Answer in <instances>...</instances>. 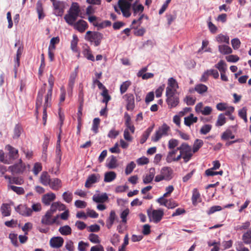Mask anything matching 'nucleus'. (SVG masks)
<instances>
[{
  "mask_svg": "<svg viewBox=\"0 0 251 251\" xmlns=\"http://www.w3.org/2000/svg\"><path fill=\"white\" fill-rule=\"evenodd\" d=\"M126 102V109L128 111H133L135 108L134 97L132 94L127 93L123 96Z\"/></svg>",
  "mask_w": 251,
  "mask_h": 251,
  "instance_id": "7",
  "label": "nucleus"
},
{
  "mask_svg": "<svg viewBox=\"0 0 251 251\" xmlns=\"http://www.w3.org/2000/svg\"><path fill=\"white\" fill-rule=\"evenodd\" d=\"M177 151H179L180 153L183 155V159L184 161L186 163L188 162L192 158L193 152L192 148L187 143H183L179 147L177 148Z\"/></svg>",
  "mask_w": 251,
  "mask_h": 251,
  "instance_id": "3",
  "label": "nucleus"
},
{
  "mask_svg": "<svg viewBox=\"0 0 251 251\" xmlns=\"http://www.w3.org/2000/svg\"><path fill=\"white\" fill-rule=\"evenodd\" d=\"M108 197L106 193L101 195H94L93 196V200L97 203H103L106 201Z\"/></svg>",
  "mask_w": 251,
  "mask_h": 251,
  "instance_id": "24",
  "label": "nucleus"
},
{
  "mask_svg": "<svg viewBox=\"0 0 251 251\" xmlns=\"http://www.w3.org/2000/svg\"><path fill=\"white\" fill-rule=\"evenodd\" d=\"M196 98L190 96H188L184 99V101L186 103L187 105H193L196 102Z\"/></svg>",
  "mask_w": 251,
  "mask_h": 251,
  "instance_id": "62",
  "label": "nucleus"
},
{
  "mask_svg": "<svg viewBox=\"0 0 251 251\" xmlns=\"http://www.w3.org/2000/svg\"><path fill=\"white\" fill-rule=\"evenodd\" d=\"M207 90L208 87L207 86L201 83L196 85L194 88V90L200 94H202L206 92Z\"/></svg>",
  "mask_w": 251,
  "mask_h": 251,
  "instance_id": "37",
  "label": "nucleus"
},
{
  "mask_svg": "<svg viewBox=\"0 0 251 251\" xmlns=\"http://www.w3.org/2000/svg\"><path fill=\"white\" fill-rule=\"evenodd\" d=\"M55 78L51 73H50L48 78V83L50 88L48 90L47 94L45 95V98L48 99H52V90L54 86Z\"/></svg>",
  "mask_w": 251,
  "mask_h": 251,
  "instance_id": "11",
  "label": "nucleus"
},
{
  "mask_svg": "<svg viewBox=\"0 0 251 251\" xmlns=\"http://www.w3.org/2000/svg\"><path fill=\"white\" fill-rule=\"evenodd\" d=\"M247 108L246 107H243L242 109H241L238 112L239 116L243 119L245 122L247 123L248 121L247 117Z\"/></svg>",
  "mask_w": 251,
  "mask_h": 251,
  "instance_id": "50",
  "label": "nucleus"
},
{
  "mask_svg": "<svg viewBox=\"0 0 251 251\" xmlns=\"http://www.w3.org/2000/svg\"><path fill=\"white\" fill-rule=\"evenodd\" d=\"M131 85V82L129 80H127L123 82L120 88V93L121 94H124Z\"/></svg>",
  "mask_w": 251,
  "mask_h": 251,
  "instance_id": "42",
  "label": "nucleus"
},
{
  "mask_svg": "<svg viewBox=\"0 0 251 251\" xmlns=\"http://www.w3.org/2000/svg\"><path fill=\"white\" fill-rule=\"evenodd\" d=\"M0 211L3 216H9L11 215L10 205L8 203H2L0 206Z\"/></svg>",
  "mask_w": 251,
  "mask_h": 251,
  "instance_id": "25",
  "label": "nucleus"
},
{
  "mask_svg": "<svg viewBox=\"0 0 251 251\" xmlns=\"http://www.w3.org/2000/svg\"><path fill=\"white\" fill-rule=\"evenodd\" d=\"M226 121L225 115L223 114H220L218 116L216 126H222L226 123Z\"/></svg>",
  "mask_w": 251,
  "mask_h": 251,
  "instance_id": "56",
  "label": "nucleus"
},
{
  "mask_svg": "<svg viewBox=\"0 0 251 251\" xmlns=\"http://www.w3.org/2000/svg\"><path fill=\"white\" fill-rule=\"evenodd\" d=\"M100 124V119L99 118H95L93 121L92 130L95 133L99 132V127Z\"/></svg>",
  "mask_w": 251,
  "mask_h": 251,
  "instance_id": "45",
  "label": "nucleus"
},
{
  "mask_svg": "<svg viewBox=\"0 0 251 251\" xmlns=\"http://www.w3.org/2000/svg\"><path fill=\"white\" fill-rule=\"evenodd\" d=\"M40 180L41 183L43 185H44L45 186H47L49 184L51 179H50V176L49 175V174L48 173V172H42V173L40 176Z\"/></svg>",
  "mask_w": 251,
  "mask_h": 251,
  "instance_id": "26",
  "label": "nucleus"
},
{
  "mask_svg": "<svg viewBox=\"0 0 251 251\" xmlns=\"http://www.w3.org/2000/svg\"><path fill=\"white\" fill-rule=\"evenodd\" d=\"M36 11L39 19H43L45 17V15L43 11V4L40 0H38L36 3Z\"/></svg>",
  "mask_w": 251,
  "mask_h": 251,
  "instance_id": "32",
  "label": "nucleus"
},
{
  "mask_svg": "<svg viewBox=\"0 0 251 251\" xmlns=\"http://www.w3.org/2000/svg\"><path fill=\"white\" fill-rule=\"evenodd\" d=\"M177 151V149L172 150L168 152L166 158V161L167 163H170L172 162H175V155Z\"/></svg>",
  "mask_w": 251,
  "mask_h": 251,
  "instance_id": "33",
  "label": "nucleus"
},
{
  "mask_svg": "<svg viewBox=\"0 0 251 251\" xmlns=\"http://www.w3.org/2000/svg\"><path fill=\"white\" fill-rule=\"evenodd\" d=\"M78 38L77 35L75 34L73 35V39L71 42V49L75 52H78Z\"/></svg>",
  "mask_w": 251,
  "mask_h": 251,
  "instance_id": "31",
  "label": "nucleus"
},
{
  "mask_svg": "<svg viewBox=\"0 0 251 251\" xmlns=\"http://www.w3.org/2000/svg\"><path fill=\"white\" fill-rule=\"evenodd\" d=\"M212 126L210 125H204L200 130V133L201 134L205 135L208 133L211 129Z\"/></svg>",
  "mask_w": 251,
  "mask_h": 251,
  "instance_id": "61",
  "label": "nucleus"
},
{
  "mask_svg": "<svg viewBox=\"0 0 251 251\" xmlns=\"http://www.w3.org/2000/svg\"><path fill=\"white\" fill-rule=\"evenodd\" d=\"M136 164L133 161H131L128 164L125 170V173L126 175H129L132 173L133 169L135 168Z\"/></svg>",
  "mask_w": 251,
  "mask_h": 251,
  "instance_id": "55",
  "label": "nucleus"
},
{
  "mask_svg": "<svg viewBox=\"0 0 251 251\" xmlns=\"http://www.w3.org/2000/svg\"><path fill=\"white\" fill-rule=\"evenodd\" d=\"M8 188H10L12 190H13L18 195H23L24 194L25 192L24 189L21 187H17L14 185H9L8 186Z\"/></svg>",
  "mask_w": 251,
  "mask_h": 251,
  "instance_id": "48",
  "label": "nucleus"
},
{
  "mask_svg": "<svg viewBox=\"0 0 251 251\" xmlns=\"http://www.w3.org/2000/svg\"><path fill=\"white\" fill-rule=\"evenodd\" d=\"M55 10V14L57 16H62L64 12V2L62 1H55L52 2Z\"/></svg>",
  "mask_w": 251,
  "mask_h": 251,
  "instance_id": "9",
  "label": "nucleus"
},
{
  "mask_svg": "<svg viewBox=\"0 0 251 251\" xmlns=\"http://www.w3.org/2000/svg\"><path fill=\"white\" fill-rule=\"evenodd\" d=\"M58 231L62 235H69L72 233V229L68 225L60 227Z\"/></svg>",
  "mask_w": 251,
  "mask_h": 251,
  "instance_id": "38",
  "label": "nucleus"
},
{
  "mask_svg": "<svg viewBox=\"0 0 251 251\" xmlns=\"http://www.w3.org/2000/svg\"><path fill=\"white\" fill-rule=\"evenodd\" d=\"M201 196L197 188L193 190V194L192 196V201L193 205H196L198 202L200 201Z\"/></svg>",
  "mask_w": 251,
  "mask_h": 251,
  "instance_id": "30",
  "label": "nucleus"
},
{
  "mask_svg": "<svg viewBox=\"0 0 251 251\" xmlns=\"http://www.w3.org/2000/svg\"><path fill=\"white\" fill-rule=\"evenodd\" d=\"M100 176L99 174H92L90 175L85 183L86 188H90L91 184L95 183L99 181Z\"/></svg>",
  "mask_w": 251,
  "mask_h": 251,
  "instance_id": "16",
  "label": "nucleus"
},
{
  "mask_svg": "<svg viewBox=\"0 0 251 251\" xmlns=\"http://www.w3.org/2000/svg\"><path fill=\"white\" fill-rule=\"evenodd\" d=\"M203 142L201 139H196L193 144V149H192L193 152H197L199 149L203 146Z\"/></svg>",
  "mask_w": 251,
  "mask_h": 251,
  "instance_id": "39",
  "label": "nucleus"
},
{
  "mask_svg": "<svg viewBox=\"0 0 251 251\" xmlns=\"http://www.w3.org/2000/svg\"><path fill=\"white\" fill-rule=\"evenodd\" d=\"M155 174V169L154 168H151L150 169L149 173L143 177V181L144 183L146 184L151 183L152 181Z\"/></svg>",
  "mask_w": 251,
  "mask_h": 251,
  "instance_id": "19",
  "label": "nucleus"
},
{
  "mask_svg": "<svg viewBox=\"0 0 251 251\" xmlns=\"http://www.w3.org/2000/svg\"><path fill=\"white\" fill-rule=\"evenodd\" d=\"M219 51L223 54H228L232 52L231 48L227 45H222L218 47Z\"/></svg>",
  "mask_w": 251,
  "mask_h": 251,
  "instance_id": "36",
  "label": "nucleus"
},
{
  "mask_svg": "<svg viewBox=\"0 0 251 251\" xmlns=\"http://www.w3.org/2000/svg\"><path fill=\"white\" fill-rule=\"evenodd\" d=\"M166 102L168 105L169 108H172L176 107L179 102V98L177 96H174L172 97H169L166 99Z\"/></svg>",
  "mask_w": 251,
  "mask_h": 251,
  "instance_id": "18",
  "label": "nucleus"
},
{
  "mask_svg": "<svg viewBox=\"0 0 251 251\" xmlns=\"http://www.w3.org/2000/svg\"><path fill=\"white\" fill-rule=\"evenodd\" d=\"M64 243V239L61 237H54L50 239V244L51 247L59 248L61 247Z\"/></svg>",
  "mask_w": 251,
  "mask_h": 251,
  "instance_id": "15",
  "label": "nucleus"
},
{
  "mask_svg": "<svg viewBox=\"0 0 251 251\" xmlns=\"http://www.w3.org/2000/svg\"><path fill=\"white\" fill-rule=\"evenodd\" d=\"M88 239L90 242L95 244H99L100 242L99 236L94 233L89 234Z\"/></svg>",
  "mask_w": 251,
  "mask_h": 251,
  "instance_id": "57",
  "label": "nucleus"
},
{
  "mask_svg": "<svg viewBox=\"0 0 251 251\" xmlns=\"http://www.w3.org/2000/svg\"><path fill=\"white\" fill-rule=\"evenodd\" d=\"M16 211L24 216H30L32 215V210L25 204H20L16 208Z\"/></svg>",
  "mask_w": 251,
  "mask_h": 251,
  "instance_id": "10",
  "label": "nucleus"
},
{
  "mask_svg": "<svg viewBox=\"0 0 251 251\" xmlns=\"http://www.w3.org/2000/svg\"><path fill=\"white\" fill-rule=\"evenodd\" d=\"M42 169V166L41 163L37 162L34 165L33 172L35 176H37Z\"/></svg>",
  "mask_w": 251,
  "mask_h": 251,
  "instance_id": "63",
  "label": "nucleus"
},
{
  "mask_svg": "<svg viewBox=\"0 0 251 251\" xmlns=\"http://www.w3.org/2000/svg\"><path fill=\"white\" fill-rule=\"evenodd\" d=\"M46 83H44L42 87L39 90L36 100V106H35V114L38 115L39 113V109L41 107L43 101V96L46 90Z\"/></svg>",
  "mask_w": 251,
  "mask_h": 251,
  "instance_id": "5",
  "label": "nucleus"
},
{
  "mask_svg": "<svg viewBox=\"0 0 251 251\" xmlns=\"http://www.w3.org/2000/svg\"><path fill=\"white\" fill-rule=\"evenodd\" d=\"M131 28L135 29V31H134V34L137 36H142L145 34L146 32L145 29L143 27L138 28V26H133L131 27Z\"/></svg>",
  "mask_w": 251,
  "mask_h": 251,
  "instance_id": "53",
  "label": "nucleus"
},
{
  "mask_svg": "<svg viewBox=\"0 0 251 251\" xmlns=\"http://www.w3.org/2000/svg\"><path fill=\"white\" fill-rule=\"evenodd\" d=\"M82 54L88 60L92 61H95L94 56L93 55L92 50L89 47L87 46L86 48L83 49Z\"/></svg>",
  "mask_w": 251,
  "mask_h": 251,
  "instance_id": "27",
  "label": "nucleus"
},
{
  "mask_svg": "<svg viewBox=\"0 0 251 251\" xmlns=\"http://www.w3.org/2000/svg\"><path fill=\"white\" fill-rule=\"evenodd\" d=\"M60 142H61V135L59 133L57 137V140L56 146V154L59 159H61V151L60 149Z\"/></svg>",
  "mask_w": 251,
  "mask_h": 251,
  "instance_id": "46",
  "label": "nucleus"
},
{
  "mask_svg": "<svg viewBox=\"0 0 251 251\" xmlns=\"http://www.w3.org/2000/svg\"><path fill=\"white\" fill-rule=\"evenodd\" d=\"M59 41L60 39L58 37L52 38L50 41V43L48 49L50 50H54L55 49V45L59 43Z\"/></svg>",
  "mask_w": 251,
  "mask_h": 251,
  "instance_id": "52",
  "label": "nucleus"
},
{
  "mask_svg": "<svg viewBox=\"0 0 251 251\" xmlns=\"http://www.w3.org/2000/svg\"><path fill=\"white\" fill-rule=\"evenodd\" d=\"M214 67L218 69L220 73L226 71V64L223 60H221L217 64H215Z\"/></svg>",
  "mask_w": 251,
  "mask_h": 251,
  "instance_id": "41",
  "label": "nucleus"
},
{
  "mask_svg": "<svg viewBox=\"0 0 251 251\" xmlns=\"http://www.w3.org/2000/svg\"><path fill=\"white\" fill-rule=\"evenodd\" d=\"M77 17L78 16L68 12L65 15L64 18L68 25H73L75 23Z\"/></svg>",
  "mask_w": 251,
  "mask_h": 251,
  "instance_id": "23",
  "label": "nucleus"
},
{
  "mask_svg": "<svg viewBox=\"0 0 251 251\" xmlns=\"http://www.w3.org/2000/svg\"><path fill=\"white\" fill-rule=\"evenodd\" d=\"M169 129L170 127L166 124H164L156 131L154 137H152V141L153 142H157L162 136L168 135V132Z\"/></svg>",
  "mask_w": 251,
  "mask_h": 251,
  "instance_id": "6",
  "label": "nucleus"
},
{
  "mask_svg": "<svg viewBox=\"0 0 251 251\" xmlns=\"http://www.w3.org/2000/svg\"><path fill=\"white\" fill-rule=\"evenodd\" d=\"M148 215L150 220L154 223H159L164 215L163 210L159 209L157 210H148Z\"/></svg>",
  "mask_w": 251,
  "mask_h": 251,
  "instance_id": "4",
  "label": "nucleus"
},
{
  "mask_svg": "<svg viewBox=\"0 0 251 251\" xmlns=\"http://www.w3.org/2000/svg\"><path fill=\"white\" fill-rule=\"evenodd\" d=\"M23 129L21 126L16 125L14 129V134L13 138L14 139L18 138L22 133Z\"/></svg>",
  "mask_w": 251,
  "mask_h": 251,
  "instance_id": "49",
  "label": "nucleus"
},
{
  "mask_svg": "<svg viewBox=\"0 0 251 251\" xmlns=\"http://www.w3.org/2000/svg\"><path fill=\"white\" fill-rule=\"evenodd\" d=\"M101 95L103 97V99L102 101L105 103L106 107H107L108 102L111 100V97L108 94V92L106 88H105V89L103 90Z\"/></svg>",
  "mask_w": 251,
  "mask_h": 251,
  "instance_id": "47",
  "label": "nucleus"
},
{
  "mask_svg": "<svg viewBox=\"0 0 251 251\" xmlns=\"http://www.w3.org/2000/svg\"><path fill=\"white\" fill-rule=\"evenodd\" d=\"M49 185L52 190H58L62 187L61 181L57 178H54L50 180Z\"/></svg>",
  "mask_w": 251,
  "mask_h": 251,
  "instance_id": "22",
  "label": "nucleus"
},
{
  "mask_svg": "<svg viewBox=\"0 0 251 251\" xmlns=\"http://www.w3.org/2000/svg\"><path fill=\"white\" fill-rule=\"evenodd\" d=\"M56 196L53 193H48L43 196L42 202L47 206L50 205L52 201L55 200Z\"/></svg>",
  "mask_w": 251,
  "mask_h": 251,
  "instance_id": "13",
  "label": "nucleus"
},
{
  "mask_svg": "<svg viewBox=\"0 0 251 251\" xmlns=\"http://www.w3.org/2000/svg\"><path fill=\"white\" fill-rule=\"evenodd\" d=\"M216 41L219 43H225L227 44H229V37L222 34L217 35L216 37Z\"/></svg>",
  "mask_w": 251,
  "mask_h": 251,
  "instance_id": "40",
  "label": "nucleus"
},
{
  "mask_svg": "<svg viewBox=\"0 0 251 251\" xmlns=\"http://www.w3.org/2000/svg\"><path fill=\"white\" fill-rule=\"evenodd\" d=\"M198 121V118L197 117H194L193 114H190L189 116L186 117L184 118V124L188 126H190L191 125L193 124L194 123H197Z\"/></svg>",
  "mask_w": 251,
  "mask_h": 251,
  "instance_id": "28",
  "label": "nucleus"
},
{
  "mask_svg": "<svg viewBox=\"0 0 251 251\" xmlns=\"http://www.w3.org/2000/svg\"><path fill=\"white\" fill-rule=\"evenodd\" d=\"M173 177V170L170 167H163L160 171V174L155 177V182H160L163 180L169 181Z\"/></svg>",
  "mask_w": 251,
  "mask_h": 251,
  "instance_id": "1",
  "label": "nucleus"
},
{
  "mask_svg": "<svg viewBox=\"0 0 251 251\" xmlns=\"http://www.w3.org/2000/svg\"><path fill=\"white\" fill-rule=\"evenodd\" d=\"M53 214H51L48 211H47L46 214L42 216L41 222L43 225L46 226H51L54 224V220H52Z\"/></svg>",
  "mask_w": 251,
  "mask_h": 251,
  "instance_id": "14",
  "label": "nucleus"
},
{
  "mask_svg": "<svg viewBox=\"0 0 251 251\" xmlns=\"http://www.w3.org/2000/svg\"><path fill=\"white\" fill-rule=\"evenodd\" d=\"M93 25L100 28H103L106 27L110 26L111 25V22L108 20H105L100 23L97 22L93 23Z\"/></svg>",
  "mask_w": 251,
  "mask_h": 251,
  "instance_id": "43",
  "label": "nucleus"
},
{
  "mask_svg": "<svg viewBox=\"0 0 251 251\" xmlns=\"http://www.w3.org/2000/svg\"><path fill=\"white\" fill-rule=\"evenodd\" d=\"M62 198L65 202L70 203L73 200V194L71 192H65L62 195Z\"/></svg>",
  "mask_w": 251,
  "mask_h": 251,
  "instance_id": "51",
  "label": "nucleus"
},
{
  "mask_svg": "<svg viewBox=\"0 0 251 251\" xmlns=\"http://www.w3.org/2000/svg\"><path fill=\"white\" fill-rule=\"evenodd\" d=\"M9 183L21 185L24 183V180L21 177H13L9 180Z\"/></svg>",
  "mask_w": 251,
  "mask_h": 251,
  "instance_id": "58",
  "label": "nucleus"
},
{
  "mask_svg": "<svg viewBox=\"0 0 251 251\" xmlns=\"http://www.w3.org/2000/svg\"><path fill=\"white\" fill-rule=\"evenodd\" d=\"M251 226V223L249 221H246V222L242 223L241 225H238L235 227L236 230H246L249 228Z\"/></svg>",
  "mask_w": 251,
  "mask_h": 251,
  "instance_id": "59",
  "label": "nucleus"
},
{
  "mask_svg": "<svg viewBox=\"0 0 251 251\" xmlns=\"http://www.w3.org/2000/svg\"><path fill=\"white\" fill-rule=\"evenodd\" d=\"M116 177V174L114 172H108L104 174V181L106 182H110L114 180Z\"/></svg>",
  "mask_w": 251,
  "mask_h": 251,
  "instance_id": "34",
  "label": "nucleus"
},
{
  "mask_svg": "<svg viewBox=\"0 0 251 251\" xmlns=\"http://www.w3.org/2000/svg\"><path fill=\"white\" fill-rule=\"evenodd\" d=\"M117 219L116 213L114 210H111L110 212L109 216L106 221V226L108 229H110L112 226L114 221Z\"/></svg>",
  "mask_w": 251,
  "mask_h": 251,
  "instance_id": "21",
  "label": "nucleus"
},
{
  "mask_svg": "<svg viewBox=\"0 0 251 251\" xmlns=\"http://www.w3.org/2000/svg\"><path fill=\"white\" fill-rule=\"evenodd\" d=\"M178 145V141L175 139H171L168 142V148L170 150H175Z\"/></svg>",
  "mask_w": 251,
  "mask_h": 251,
  "instance_id": "60",
  "label": "nucleus"
},
{
  "mask_svg": "<svg viewBox=\"0 0 251 251\" xmlns=\"http://www.w3.org/2000/svg\"><path fill=\"white\" fill-rule=\"evenodd\" d=\"M68 12L78 16L80 12V9L78 3L76 2H73L69 9Z\"/></svg>",
  "mask_w": 251,
  "mask_h": 251,
  "instance_id": "35",
  "label": "nucleus"
},
{
  "mask_svg": "<svg viewBox=\"0 0 251 251\" xmlns=\"http://www.w3.org/2000/svg\"><path fill=\"white\" fill-rule=\"evenodd\" d=\"M221 138L223 140H227L229 139H234L235 135L230 130H226L222 134Z\"/></svg>",
  "mask_w": 251,
  "mask_h": 251,
  "instance_id": "44",
  "label": "nucleus"
},
{
  "mask_svg": "<svg viewBox=\"0 0 251 251\" xmlns=\"http://www.w3.org/2000/svg\"><path fill=\"white\" fill-rule=\"evenodd\" d=\"M51 99H45V102L43 105V125L44 126L46 125L47 120V109L48 107H50L51 106Z\"/></svg>",
  "mask_w": 251,
  "mask_h": 251,
  "instance_id": "17",
  "label": "nucleus"
},
{
  "mask_svg": "<svg viewBox=\"0 0 251 251\" xmlns=\"http://www.w3.org/2000/svg\"><path fill=\"white\" fill-rule=\"evenodd\" d=\"M9 169L12 174H22L25 170V165L20 159L18 163L10 166Z\"/></svg>",
  "mask_w": 251,
  "mask_h": 251,
  "instance_id": "8",
  "label": "nucleus"
},
{
  "mask_svg": "<svg viewBox=\"0 0 251 251\" xmlns=\"http://www.w3.org/2000/svg\"><path fill=\"white\" fill-rule=\"evenodd\" d=\"M89 246V244L88 243L84 242L81 241L78 243V250L79 251H86V248Z\"/></svg>",
  "mask_w": 251,
  "mask_h": 251,
  "instance_id": "64",
  "label": "nucleus"
},
{
  "mask_svg": "<svg viewBox=\"0 0 251 251\" xmlns=\"http://www.w3.org/2000/svg\"><path fill=\"white\" fill-rule=\"evenodd\" d=\"M75 29L81 33H83L88 27L86 22L83 20H79L73 25Z\"/></svg>",
  "mask_w": 251,
  "mask_h": 251,
  "instance_id": "12",
  "label": "nucleus"
},
{
  "mask_svg": "<svg viewBox=\"0 0 251 251\" xmlns=\"http://www.w3.org/2000/svg\"><path fill=\"white\" fill-rule=\"evenodd\" d=\"M103 38V34L100 32L97 31H87L85 36V39L90 42H94L96 47L100 44L101 40Z\"/></svg>",
  "mask_w": 251,
  "mask_h": 251,
  "instance_id": "2",
  "label": "nucleus"
},
{
  "mask_svg": "<svg viewBox=\"0 0 251 251\" xmlns=\"http://www.w3.org/2000/svg\"><path fill=\"white\" fill-rule=\"evenodd\" d=\"M139 0H136V1L131 4V8H132L134 16H136L138 13H141L143 12L144 7L141 4H138Z\"/></svg>",
  "mask_w": 251,
  "mask_h": 251,
  "instance_id": "20",
  "label": "nucleus"
},
{
  "mask_svg": "<svg viewBox=\"0 0 251 251\" xmlns=\"http://www.w3.org/2000/svg\"><path fill=\"white\" fill-rule=\"evenodd\" d=\"M6 148L9 151V155L10 158L15 159L18 157V151L11 146L8 145Z\"/></svg>",
  "mask_w": 251,
  "mask_h": 251,
  "instance_id": "29",
  "label": "nucleus"
},
{
  "mask_svg": "<svg viewBox=\"0 0 251 251\" xmlns=\"http://www.w3.org/2000/svg\"><path fill=\"white\" fill-rule=\"evenodd\" d=\"M117 160L116 158V157L114 156H111V158L110 160L109 161V162L107 164V167L109 169H114L116 168L117 167Z\"/></svg>",
  "mask_w": 251,
  "mask_h": 251,
  "instance_id": "54",
  "label": "nucleus"
}]
</instances>
